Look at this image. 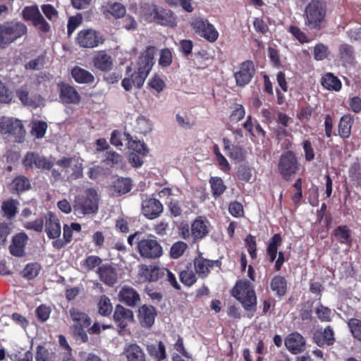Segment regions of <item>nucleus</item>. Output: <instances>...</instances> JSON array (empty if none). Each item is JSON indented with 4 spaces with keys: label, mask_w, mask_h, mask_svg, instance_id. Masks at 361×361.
Masks as SVG:
<instances>
[{
    "label": "nucleus",
    "mask_w": 361,
    "mask_h": 361,
    "mask_svg": "<svg viewBox=\"0 0 361 361\" xmlns=\"http://www.w3.org/2000/svg\"><path fill=\"white\" fill-rule=\"evenodd\" d=\"M4 24L11 43L27 33V27L21 22L11 21Z\"/></svg>",
    "instance_id": "b1692460"
},
{
    "label": "nucleus",
    "mask_w": 361,
    "mask_h": 361,
    "mask_svg": "<svg viewBox=\"0 0 361 361\" xmlns=\"http://www.w3.org/2000/svg\"><path fill=\"white\" fill-rule=\"evenodd\" d=\"M82 161L80 157H63L56 161V164L62 168L67 180L72 181L82 176Z\"/></svg>",
    "instance_id": "423d86ee"
},
{
    "label": "nucleus",
    "mask_w": 361,
    "mask_h": 361,
    "mask_svg": "<svg viewBox=\"0 0 361 361\" xmlns=\"http://www.w3.org/2000/svg\"><path fill=\"white\" fill-rule=\"evenodd\" d=\"M207 233V222L201 217L197 219L192 224V235L195 238H202Z\"/></svg>",
    "instance_id": "c9c22d12"
},
{
    "label": "nucleus",
    "mask_w": 361,
    "mask_h": 361,
    "mask_svg": "<svg viewBox=\"0 0 361 361\" xmlns=\"http://www.w3.org/2000/svg\"><path fill=\"white\" fill-rule=\"evenodd\" d=\"M39 154L28 152L23 159V164L27 170L33 169L37 166Z\"/></svg>",
    "instance_id": "5fc2aeb1"
},
{
    "label": "nucleus",
    "mask_w": 361,
    "mask_h": 361,
    "mask_svg": "<svg viewBox=\"0 0 361 361\" xmlns=\"http://www.w3.org/2000/svg\"><path fill=\"white\" fill-rule=\"evenodd\" d=\"M59 97L64 104H78L80 101V96L78 91L68 84L60 85Z\"/></svg>",
    "instance_id": "4be33fe9"
},
{
    "label": "nucleus",
    "mask_w": 361,
    "mask_h": 361,
    "mask_svg": "<svg viewBox=\"0 0 361 361\" xmlns=\"http://www.w3.org/2000/svg\"><path fill=\"white\" fill-rule=\"evenodd\" d=\"M209 183L211 185L212 193L214 196H220L226 188L222 179L218 177L211 178Z\"/></svg>",
    "instance_id": "3c124183"
},
{
    "label": "nucleus",
    "mask_w": 361,
    "mask_h": 361,
    "mask_svg": "<svg viewBox=\"0 0 361 361\" xmlns=\"http://www.w3.org/2000/svg\"><path fill=\"white\" fill-rule=\"evenodd\" d=\"M130 137V135L127 133H121L118 132V130H114L111 133V143L117 147H121L123 144V141H128Z\"/></svg>",
    "instance_id": "864d4df0"
},
{
    "label": "nucleus",
    "mask_w": 361,
    "mask_h": 361,
    "mask_svg": "<svg viewBox=\"0 0 361 361\" xmlns=\"http://www.w3.org/2000/svg\"><path fill=\"white\" fill-rule=\"evenodd\" d=\"M69 314L73 322L71 330L74 337L81 342H86L88 340V336L85 329L90 325V317L85 312L76 308H71Z\"/></svg>",
    "instance_id": "39448f33"
},
{
    "label": "nucleus",
    "mask_w": 361,
    "mask_h": 361,
    "mask_svg": "<svg viewBox=\"0 0 361 361\" xmlns=\"http://www.w3.org/2000/svg\"><path fill=\"white\" fill-rule=\"evenodd\" d=\"M298 169V160L292 152H287L281 155L279 171L284 179L289 180Z\"/></svg>",
    "instance_id": "9d476101"
},
{
    "label": "nucleus",
    "mask_w": 361,
    "mask_h": 361,
    "mask_svg": "<svg viewBox=\"0 0 361 361\" xmlns=\"http://www.w3.org/2000/svg\"><path fill=\"white\" fill-rule=\"evenodd\" d=\"M102 263V259L97 256L90 255L80 263L84 271H89L99 266Z\"/></svg>",
    "instance_id": "c03bdc74"
},
{
    "label": "nucleus",
    "mask_w": 361,
    "mask_h": 361,
    "mask_svg": "<svg viewBox=\"0 0 361 361\" xmlns=\"http://www.w3.org/2000/svg\"><path fill=\"white\" fill-rule=\"evenodd\" d=\"M99 279L107 286H112L117 281V273L115 269L109 264L100 266L97 270Z\"/></svg>",
    "instance_id": "412c9836"
},
{
    "label": "nucleus",
    "mask_w": 361,
    "mask_h": 361,
    "mask_svg": "<svg viewBox=\"0 0 361 361\" xmlns=\"http://www.w3.org/2000/svg\"><path fill=\"white\" fill-rule=\"evenodd\" d=\"M0 133L13 137L18 142H22L25 130L20 120L3 116L0 118Z\"/></svg>",
    "instance_id": "0eeeda50"
},
{
    "label": "nucleus",
    "mask_w": 361,
    "mask_h": 361,
    "mask_svg": "<svg viewBox=\"0 0 361 361\" xmlns=\"http://www.w3.org/2000/svg\"><path fill=\"white\" fill-rule=\"evenodd\" d=\"M45 232L50 239H56L61 233L59 221L51 212H49L45 216Z\"/></svg>",
    "instance_id": "a211bd4d"
},
{
    "label": "nucleus",
    "mask_w": 361,
    "mask_h": 361,
    "mask_svg": "<svg viewBox=\"0 0 361 361\" xmlns=\"http://www.w3.org/2000/svg\"><path fill=\"white\" fill-rule=\"evenodd\" d=\"M147 351L149 356L157 361L164 360L166 357V347L161 341H159L157 344L147 345Z\"/></svg>",
    "instance_id": "7c9ffc66"
},
{
    "label": "nucleus",
    "mask_w": 361,
    "mask_h": 361,
    "mask_svg": "<svg viewBox=\"0 0 361 361\" xmlns=\"http://www.w3.org/2000/svg\"><path fill=\"white\" fill-rule=\"evenodd\" d=\"M348 326L354 337L361 341V321L357 319H350Z\"/></svg>",
    "instance_id": "052dcab7"
},
{
    "label": "nucleus",
    "mask_w": 361,
    "mask_h": 361,
    "mask_svg": "<svg viewBox=\"0 0 361 361\" xmlns=\"http://www.w3.org/2000/svg\"><path fill=\"white\" fill-rule=\"evenodd\" d=\"M245 115V110L243 105L236 104L234 105L233 110L230 116L231 120L238 122L242 120Z\"/></svg>",
    "instance_id": "e2e57ef3"
},
{
    "label": "nucleus",
    "mask_w": 361,
    "mask_h": 361,
    "mask_svg": "<svg viewBox=\"0 0 361 361\" xmlns=\"http://www.w3.org/2000/svg\"><path fill=\"white\" fill-rule=\"evenodd\" d=\"M23 226L26 229L34 230L36 232L41 233L44 229V220L39 218L32 221H26L23 224Z\"/></svg>",
    "instance_id": "680f3d73"
},
{
    "label": "nucleus",
    "mask_w": 361,
    "mask_h": 361,
    "mask_svg": "<svg viewBox=\"0 0 361 361\" xmlns=\"http://www.w3.org/2000/svg\"><path fill=\"white\" fill-rule=\"evenodd\" d=\"M350 230L346 226H340L334 230V235L337 240L343 244H350Z\"/></svg>",
    "instance_id": "ea45409f"
},
{
    "label": "nucleus",
    "mask_w": 361,
    "mask_h": 361,
    "mask_svg": "<svg viewBox=\"0 0 361 361\" xmlns=\"http://www.w3.org/2000/svg\"><path fill=\"white\" fill-rule=\"evenodd\" d=\"M314 341L319 346L332 345L334 341V331L329 327L324 331H317L314 334Z\"/></svg>",
    "instance_id": "cd10ccee"
},
{
    "label": "nucleus",
    "mask_w": 361,
    "mask_h": 361,
    "mask_svg": "<svg viewBox=\"0 0 361 361\" xmlns=\"http://www.w3.org/2000/svg\"><path fill=\"white\" fill-rule=\"evenodd\" d=\"M353 123L354 118L350 114H345L341 117L338 126V134L341 137L348 138L350 137Z\"/></svg>",
    "instance_id": "72a5a7b5"
},
{
    "label": "nucleus",
    "mask_w": 361,
    "mask_h": 361,
    "mask_svg": "<svg viewBox=\"0 0 361 361\" xmlns=\"http://www.w3.org/2000/svg\"><path fill=\"white\" fill-rule=\"evenodd\" d=\"M47 128V125L44 121H37L32 123L31 134L37 138L44 137Z\"/></svg>",
    "instance_id": "4d7b16f0"
},
{
    "label": "nucleus",
    "mask_w": 361,
    "mask_h": 361,
    "mask_svg": "<svg viewBox=\"0 0 361 361\" xmlns=\"http://www.w3.org/2000/svg\"><path fill=\"white\" fill-rule=\"evenodd\" d=\"M172 62V53L169 49H161L159 63L161 66H169Z\"/></svg>",
    "instance_id": "338daca9"
},
{
    "label": "nucleus",
    "mask_w": 361,
    "mask_h": 361,
    "mask_svg": "<svg viewBox=\"0 0 361 361\" xmlns=\"http://www.w3.org/2000/svg\"><path fill=\"white\" fill-rule=\"evenodd\" d=\"M127 145L130 149L139 154L145 155L148 152V149L144 142L140 140H133L130 136L127 142Z\"/></svg>",
    "instance_id": "09e8293b"
},
{
    "label": "nucleus",
    "mask_w": 361,
    "mask_h": 361,
    "mask_svg": "<svg viewBox=\"0 0 361 361\" xmlns=\"http://www.w3.org/2000/svg\"><path fill=\"white\" fill-rule=\"evenodd\" d=\"M103 161L105 164L111 167L115 166H121L123 164V157L113 151H108L105 153Z\"/></svg>",
    "instance_id": "79ce46f5"
},
{
    "label": "nucleus",
    "mask_w": 361,
    "mask_h": 361,
    "mask_svg": "<svg viewBox=\"0 0 361 361\" xmlns=\"http://www.w3.org/2000/svg\"><path fill=\"white\" fill-rule=\"evenodd\" d=\"M71 75L78 83H91L94 82V77L89 71L79 66H75L71 70Z\"/></svg>",
    "instance_id": "c756f323"
},
{
    "label": "nucleus",
    "mask_w": 361,
    "mask_h": 361,
    "mask_svg": "<svg viewBox=\"0 0 361 361\" xmlns=\"http://www.w3.org/2000/svg\"><path fill=\"white\" fill-rule=\"evenodd\" d=\"M98 312L102 316L109 315L113 310L111 300L106 295H102L97 303Z\"/></svg>",
    "instance_id": "37998d69"
},
{
    "label": "nucleus",
    "mask_w": 361,
    "mask_h": 361,
    "mask_svg": "<svg viewBox=\"0 0 361 361\" xmlns=\"http://www.w3.org/2000/svg\"><path fill=\"white\" fill-rule=\"evenodd\" d=\"M30 188V183L27 178L20 176L15 178L11 183V188L17 192H23Z\"/></svg>",
    "instance_id": "58836bf2"
},
{
    "label": "nucleus",
    "mask_w": 361,
    "mask_h": 361,
    "mask_svg": "<svg viewBox=\"0 0 361 361\" xmlns=\"http://www.w3.org/2000/svg\"><path fill=\"white\" fill-rule=\"evenodd\" d=\"M159 8L154 4H144L140 8L139 14L145 21L152 22L156 20Z\"/></svg>",
    "instance_id": "c85d7f7f"
},
{
    "label": "nucleus",
    "mask_w": 361,
    "mask_h": 361,
    "mask_svg": "<svg viewBox=\"0 0 361 361\" xmlns=\"http://www.w3.org/2000/svg\"><path fill=\"white\" fill-rule=\"evenodd\" d=\"M99 197L96 190L87 188L75 196L73 208L77 214H95L99 209Z\"/></svg>",
    "instance_id": "f03ea898"
},
{
    "label": "nucleus",
    "mask_w": 361,
    "mask_h": 361,
    "mask_svg": "<svg viewBox=\"0 0 361 361\" xmlns=\"http://www.w3.org/2000/svg\"><path fill=\"white\" fill-rule=\"evenodd\" d=\"M94 65L102 71H109L113 65L111 57L104 51L99 52L94 57Z\"/></svg>",
    "instance_id": "2f4dec72"
},
{
    "label": "nucleus",
    "mask_w": 361,
    "mask_h": 361,
    "mask_svg": "<svg viewBox=\"0 0 361 361\" xmlns=\"http://www.w3.org/2000/svg\"><path fill=\"white\" fill-rule=\"evenodd\" d=\"M156 20L159 24L162 25L171 27L176 25V16L171 11L166 10L161 7L159 8Z\"/></svg>",
    "instance_id": "473e14b6"
},
{
    "label": "nucleus",
    "mask_w": 361,
    "mask_h": 361,
    "mask_svg": "<svg viewBox=\"0 0 361 361\" xmlns=\"http://www.w3.org/2000/svg\"><path fill=\"white\" fill-rule=\"evenodd\" d=\"M313 54L316 61H323L329 57L330 51L326 45L319 43L314 47Z\"/></svg>",
    "instance_id": "de8ad7c7"
},
{
    "label": "nucleus",
    "mask_w": 361,
    "mask_h": 361,
    "mask_svg": "<svg viewBox=\"0 0 361 361\" xmlns=\"http://www.w3.org/2000/svg\"><path fill=\"white\" fill-rule=\"evenodd\" d=\"M156 49L154 47H148L138 57L135 65V69L147 72L149 74L154 64Z\"/></svg>",
    "instance_id": "ddd939ff"
},
{
    "label": "nucleus",
    "mask_w": 361,
    "mask_h": 361,
    "mask_svg": "<svg viewBox=\"0 0 361 361\" xmlns=\"http://www.w3.org/2000/svg\"><path fill=\"white\" fill-rule=\"evenodd\" d=\"M101 11L106 17L111 15L116 18L123 17L126 12L125 6L121 4L109 1L102 6Z\"/></svg>",
    "instance_id": "a878e982"
},
{
    "label": "nucleus",
    "mask_w": 361,
    "mask_h": 361,
    "mask_svg": "<svg viewBox=\"0 0 361 361\" xmlns=\"http://www.w3.org/2000/svg\"><path fill=\"white\" fill-rule=\"evenodd\" d=\"M163 211L161 203L155 198H150L143 201L142 213L149 219L158 217Z\"/></svg>",
    "instance_id": "6ab92c4d"
},
{
    "label": "nucleus",
    "mask_w": 361,
    "mask_h": 361,
    "mask_svg": "<svg viewBox=\"0 0 361 361\" xmlns=\"http://www.w3.org/2000/svg\"><path fill=\"white\" fill-rule=\"evenodd\" d=\"M232 294L240 302L245 310L249 311L256 307L257 297L253 286L250 281H238L233 288Z\"/></svg>",
    "instance_id": "7ed1b4c3"
},
{
    "label": "nucleus",
    "mask_w": 361,
    "mask_h": 361,
    "mask_svg": "<svg viewBox=\"0 0 361 361\" xmlns=\"http://www.w3.org/2000/svg\"><path fill=\"white\" fill-rule=\"evenodd\" d=\"M325 16L324 3L321 0H312L305 8V24L310 29L320 30Z\"/></svg>",
    "instance_id": "20e7f679"
},
{
    "label": "nucleus",
    "mask_w": 361,
    "mask_h": 361,
    "mask_svg": "<svg viewBox=\"0 0 361 361\" xmlns=\"http://www.w3.org/2000/svg\"><path fill=\"white\" fill-rule=\"evenodd\" d=\"M23 18L32 23L42 15L37 6H26L22 11Z\"/></svg>",
    "instance_id": "a18cd8bd"
},
{
    "label": "nucleus",
    "mask_w": 361,
    "mask_h": 361,
    "mask_svg": "<svg viewBox=\"0 0 361 361\" xmlns=\"http://www.w3.org/2000/svg\"><path fill=\"white\" fill-rule=\"evenodd\" d=\"M103 35L93 29H85L80 31L76 37V42L83 48H94L103 44Z\"/></svg>",
    "instance_id": "1a4fd4ad"
},
{
    "label": "nucleus",
    "mask_w": 361,
    "mask_h": 361,
    "mask_svg": "<svg viewBox=\"0 0 361 361\" xmlns=\"http://www.w3.org/2000/svg\"><path fill=\"white\" fill-rule=\"evenodd\" d=\"M123 354L127 361H146V355L142 348L137 343L126 344Z\"/></svg>",
    "instance_id": "5701e85b"
},
{
    "label": "nucleus",
    "mask_w": 361,
    "mask_h": 361,
    "mask_svg": "<svg viewBox=\"0 0 361 361\" xmlns=\"http://www.w3.org/2000/svg\"><path fill=\"white\" fill-rule=\"evenodd\" d=\"M322 85L324 88L336 92L339 91L342 86L340 80L331 73H328L322 77Z\"/></svg>",
    "instance_id": "f704fd0d"
},
{
    "label": "nucleus",
    "mask_w": 361,
    "mask_h": 361,
    "mask_svg": "<svg viewBox=\"0 0 361 361\" xmlns=\"http://www.w3.org/2000/svg\"><path fill=\"white\" fill-rule=\"evenodd\" d=\"M18 201L13 199L4 201L1 205V209L5 216L8 219L13 218L17 213Z\"/></svg>",
    "instance_id": "a19ab883"
},
{
    "label": "nucleus",
    "mask_w": 361,
    "mask_h": 361,
    "mask_svg": "<svg viewBox=\"0 0 361 361\" xmlns=\"http://www.w3.org/2000/svg\"><path fill=\"white\" fill-rule=\"evenodd\" d=\"M28 236L24 232L17 233L13 237L12 243L9 247L10 252L16 257H22L25 255V247Z\"/></svg>",
    "instance_id": "aec40b11"
},
{
    "label": "nucleus",
    "mask_w": 361,
    "mask_h": 361,
    "mask_svg": "<svg viewBox=\"0 0 361 361\" xmlns=\"http://www.w3.org/2000/svg\"><path fill=\"white\" fill-rule=\"evenodd\" d=\"M255 73V65L251 61H244L240 66V69L235 73L236 84L243 87L247 85Z\"/></svg>",
    "instance_id": "f8f14e48"
},
{
    "label": "nucleus",
    "mask_w": 361,
    "mask_h": 361,
    "mask_svg": "<svg viewBox=\"0 0 361 361\" xmlns=\"http://www.w3.org/2000/svg\"><path fill=\"white\" fill-rule=\"evenodd\" d=\"M136 242V249L143 259H154L163 255V249L157 238L152 235H145L141 232H135L128 238V243L132 246Z\"/></svg>",
    "instance_id": "f257e3e1"
},
{
    "label": "nucleus",
    "mask_w": 361,
    "mask_h": 361,
    "mask_svg": "<svg viewBox=\"0 0 361 361\" xmlns=\"http://www.w3.org/2000/svg\"><path fill=\"white\" fill-rule=\"evenodd\" d=\"M41 9L44 16L51 21H54L58 18V11L51 4H43Z\"/></svg>",
    "instance_id": "0e129e2a"
},
{
    "label": "nucleus",
    "mask_w": 361,
    "mask_h": 361,
    "mask_svg": "<svg viewBox=\"0 0 361 361\" xmlns=\"http://www.w3.org/2000/svg\"><path fill=\"white\" fill-rule=\"evenodd\" d=\"M180 280L185 286H190L196 282L197 278L192 270H183L180 273Z\"/></svg>",
    "instance_id": "13d9d810"
},
{
    "label": "nucleus",
    "mask_w": 361,
    "mask_h": 361,
    "mask_svg": "<svg viewBox=\"0 0 361 361\" xmlns=\"http://www.w3.org/2000/svg\"><path fill=\"white\" fill-rule=\"evenodd\" d=\"M114 319L116 324L121 328L125 329L130 323L134 320L133 311L117 305L114 313Z\"/></svg>",
    "instance_id": "dca6fc26"
},
{
    "label": "nucleus",
    "mask_w": 361,
    "mask_h": 361,
    "mask_svg": "<svg viewBox=\"0 0 361 361\" xmlns=\"http://www.w3.org/2000/svg\"><path fill=\"white\" fill-rule=\"evenodd\" d=\"M315 313L322 322H330L334 315V311L322 304L316 307Z\"/></svg>",
    "instance_id": "8fccbe9b"
},
{
    "label": "nucleus",
    "mask_w": 361,
    "mask_h": 361,
    "mask_svg": "<svg viewBox=\"0 0 361 361\" xmlns=\"http://www.w3.org/2000/svg\"><path fill=\"white\" fill-rule=\"evenodd\" d=\"M148 75L149 73L147 72L135 69L134 73L131 74L130 78H125L122 80L121 85L126 91L131 90L133 85L140 89Z\"/></svg>",
    "instance_id": "f3484780"
},
{
    "label": "nucleus",
    "mask_w": 361,
    "mask_h": 361,
    "mask_svg": "<svg viewBox=\"0 0 361 361\" xmlns=\"http://www.w3.org/2000/svg\"><path fill=\"white\" fill-rule=\"evenodd\" d=\"M226 154L232 159L240 161L244 159V152L242 147L239 146H232L231 149L226 152Z\"/></svg>",
    "instance_id": "774afa93"
},
{
    "label": "nucleus",
    "mask_w": 361,
    "mask_h": 361,
    "mask_svg": "<svg viewBox=\"0 0 361 361\" xmlns=\"http://www.w3.org/2000/svg\"><path fill=\"white\" fill-rule=\"evenodd\" d=\"M188 245L182 241L175 243L171 247L170 256L173 259H178L182 256L186 250Z\"/></svg>",
    "instance_id": "603ef678"
},
{
    "label": "nucleus",
    "mask_w": 361,
    "mask_h": 361,
    "mask_svg": "<svg viewBox=\"0 0 361 361\" xmlns=\"http://www.w3.org/2000/svg\"><path fill=\"white\" fill-rule=\"evenodd\" d=\"M136 121L137 130L140 133L147 134L152 130V124L145 116H139Z\"/></svg>",
    "instance_id": "bf43d9fd"
},
{
    "label": "nucleus",
    "mask_w": 361,
    "mask_h": 361,
    "mask_svg": "<svg viewBox=\"0 0 361 361\" xmlns=\"http://www.w3.org/2000/svg\"><path fill=\"white\" fill-rule=\"evenodd\" d=\"M221 264L219 260H209L202 256H198L194 259L195 271L202 278L206 277L212 268L214 267L219 268Z\"/></svg>",
    "instance_id": "2eb2a0df"
},
{
    "label": "nucleus",
    "mask_w": 361,
    "mask_h": 361,
    "mask_svg": "<svg viewBox=\"0 0 361 361\" xmlns=\"http://www.w3.org/2000/svg\"><path fill=\"white\" fill-rule=\"evenodd\" d=\"M191 27L195 33L209 42H214L219 37V32L208 20L202 18H195L191 21Z\"/></svg>",
    "instance_id": "6e6552de"
},
{
    "label": "nucleus",
    "mask_w": 361,
    "mask_h": 361,
    "mask_svg": "<svg viewBox=\"0 0 361 361\" xmlns=\"http://www.w3.org/2000/svg\"><path fill=\"white\" fill-rule=\"evenodd\" d=\"M139 319L141 325L145 327H150L153 325L157 315L154 307L150 305H142L139 309Z\"/></svg>",
    "instance_id": "393cba45"
},
{
    "label": "nucleus",
    "mask_w": 361,
    "mask_h": 361,
    "mask_svg": "<svg viewBox=\"0 0 361 361\" xmlns=\"http://www.w3.org/2000/svg\"><path fill=\"white\" fill-rule=\"evenodd\" d=\"M284 344L288 350L294 355L301 353L305 350V340L298 332L288 334L284 340Z\"/></svg>",
    "instance_id": "4468645a"
},
{
    "label": "nucleus",
    "mask_w": 361,
    "mask_h": 361,
    "mask_svg": "<svg viewBox=\"0 0 361 361\" xmlns=\"http://www.w3.org/2000/svg\"><path fill=\"white\" fill-rule=\"evenodd\" d=\"M288 31L300 43H308L310 42V39L307 37V35L302 32L300 28L295 26H290Z\"/></svg>",
    "instance_id": "69168bd1"
},
{
    "label": "nucleus",
    "mask_w": 361,
    "mask_h": 361,
    "mask_svg": "<svg viewBox=\"0 0 361 361\" xmlns=\"http://www.w3.org/2000/svg\"><path fill=\"white\" fill-rule=\"evenodd\" d=\"M164 267L154 264H141L138 269V279L140 282H154L163 279Z\"/></svg>",
    "instance_id": "9b49d317"
},
{
    "label": "nucleus",
    "mask_w": 361,
    "mask_h": 361,
    "mask_svg": "<svg viewBox=\"0 0 361 361\" xmlns=\"http://www.w3.org/2000/svg\"><path fill=\"white\" fill-rule=\"evenodd\" d=\"M115 191L118 194H126L131 189V183L129 178H119L114 185Z\"/></svg>",
    "instance_id": "49530a36"
},
{
    "label": "nucleus",
    "mask_w": 361,
    "mask_h": 361,
    "mask_svg": "<svg viewBox=\"0 0 361 361\" xmlns=\"http://www.w3.org/2000/svg\"><path fill=\"white\" fill-rule=\"evenodd\" d=\"M281 244V238L279 234H275L269 243L267 247V255L269 257V259L271 262H273L277 256L278 247Z\"/></svg>",
    "instance_id": "e433bc0d"
},
{
    "label": "nucleus",
    "mask_w": 361,
    "mask_h": 361,
    "mask_svg": "<svg viewBox=\"0 0 361 361\" xmlns=\"http://www.w3.org/2000/svg\"><path fill=\"white\" fill-rule=\"evenodd\" d=\"M118 298L120 301L125 302L128 306H135L140 300V295L137 291L128 286H123L119 291Z\"/></svg>",
    "instance_id": "bb28decb"
},
{
    "label": "nucleus",
    "mask_w": 361,
    "mask_h": 361,
    "mask_svg": "<svg viewBox=\"0 0 361 361\" xmlns=\"http://www.w3.org/2000/svg\"><path fill=\"white\" fill-rule=\"evenodd\" d=\"M287 283L286 279L280 276H275L271 282V289L278 295H283L286 292Z\"/></svg>",
    "instance_id": "4c0bfd02"
},
{
    "label": "nucleus",
    "mask_w": 361,
    "mask_h": 361,
    "mask_svg": "<svg viewBox=\"0 0 361 361\" xmlns=\"http://www.w3.org/2000/svg\"><path fill=\"white\" fill-rule=\"evenodd\" d=\"M40 271V265L37 263L28 264L24 269L23 276L27 279L35 278Z\"/></svg>",
    "instance_id": "6e6d98bb"
}]
</instances>
